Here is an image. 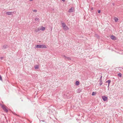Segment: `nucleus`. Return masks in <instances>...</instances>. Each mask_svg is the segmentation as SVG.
Returning a JSON list of instances; mask_svg holds the SVG:
<instances>
[{"label":"nucleus","mask_w":123,"mask_h":123,"mask_svg":"<svg viewBox=\"0 0 123 123\" xmlns=\"http://www.w3.org/2000/svg\"><path fill=\"white\" fill-rule=\"evenodd\" d=\"M36 47L37 48H46V46L44 45H37L36 46Z\"/></svg>","instance_id":"f257e3e1"},{"label":"nucleus","mask_w":123,"mask_h":123,"mask_svg":"<svg viewBox=\"0 0 123 123\" xmlns=\"http://www.w3.org/2000/svg\"><path fill=\"white\" fill-rule=\"evenodd\" d=\"M102 99H103V101H107L108 99V98L107 97L105 96H102Z\"/></svg>","instance_id":"f03ea898"},{"label":"nucleus","mask_w":123,"mask_h":123,"mask_svg":"<svg viewBox=\"0 0 123 123\" xmlns=\"http://www.w3.org/2000/svg\"><path fill=\"white\" fill-rule=\"evenodd\" d=\"M2 107L3 110L6 112H7L8 111L7 110L5 106L4 105H2Z\"/></svg>","instance_id":"7ed1b4c3"},{"label":"nucleus","mask_w":123,"mask_h":123,"mask_svg":"<svg viewBox=\"0 0 123 123\" xmlns=\"http://www.w3.org/2000/svg\"><path fill=\"white\" fill-rule=\"evenodd\" d=\"M74 11V8L73 7H71L70 9L68 11V12H72Z\"/></svg>","instance_id":"20e7f679"},{"label":"nucleus","mask_w":123,"mask_h":123,"mask_svg":"<svg viewBox=\"0 0 123 123\" xmlns=\"http://www.w3.org/2000/svg\"><path fill=\"white\" fill-rule=\"evenodd\" d=\"M63 28L65 31H67L69 29V28L66 25L63 27Z\"/></svg>","instance_id":"39448f33"},{"label":"nucleus","mask_w":123,"mask_h":123,"mask_svg":"<svg viewBox=\"0 0 123 123\" xmlns=\"http://www.w3.org/2000/svg\"><path fill=\"white\" fill-rule=\"evenodd\" d=\"M12 12H7L6 13V15H12Z\"/></svg>","instance_id":"423d86ee"},{"label":"nucleus","mask_w":123,"mask_h":123,"mask_svg":"<svg viewBox=\"0 0 123 123\" xmlns=\"http://www.w3.org/2000/svg\"><path fill=\"white\" fill-rule=\"evenodd\" d=\"M65 59L66 61L67 60H71V59L70 58L67 56H66V58Z\"/></svg>","instance_id":"0eeeda50"},{"label":"nucleus","mask_w":123,"mask_h":123,"mask_svg":"<svg viewBox=\"0 0 123 123\" xmlns=\"http://www.w3.org/2000/svg\"><path fill=\"white\" fill-rule=\"evenodd\" d=\"M40 30V28H38L36 29H35L34 30V31L35 32H37Z\"/></svg>","instance_id":"6e6552de"},{"label":"nucleus","mask_w":123,"mask_h":123,"mask_svg":"<svg viewBox=\"0 0 123 123\" xmlns=\"http://www.w3.org/2000/svg\"><path fill=\"white\" fill-rule=\"evenodd\" d=\"M95 37H96L98 39H99L100 37L99 36L98 34H95Z\"/></svg>","instance_id":"1a4fd4ad"},{"label":"nucleus","mask_w":123,"mask_h":123,"mask_svg":"<svg viewBox=\"0 0 123 123\" xmlns=\"http://www.w3.org/2000/svg\"><path fill=\"white\" fill-rule=\"evenodd\" d=\"M40 30H41L42 31H43L45 30V28L43 27V26H42L41 28H40Z\"/></svg>","instance_id":"9d476101"},{"label":"nucleus","mask_w":123,"mask_h":123,"mask_svg":"<svg viewBox=\"0 0 123 123\" xmlns=\"http://www.w3.org/2000/svg\"><path fill=\"white\" fill-rule=\"evenodd\" d=\"M115 37L113 36H111V38L112 39H115Z\"/></svg>","instance_id":"9b49d317"},{"label":"nucleus","mask_w":123,"mask_h":123,"mask_svg":"<svg viewBox=\"0 0 123 123\" xmlns=\"http://www.w3.org/2000/svg\"><path fill=\"white\" fill-rule=\"evenodd\" d=\"M111 81L110 80H109L107 81L106 82V83H108V85H110V83H111Z\"/></svg>","instance_id":"f8f14e48"},{"label":"nucleus","mask_w":123,"mask_h":123,"mask_svg":"<svg viewBox=\"0 0 123 123\" xmlns=\"http://www.w3.org/2000/svg\"><path fill=\"white\" fill-rule=\"evenodd\" d=\"M61 24H62V26L63 27L66 26L65 24L64 23H61Z\"/></svg>","instance_id":"ddd939ff"},{"label":"nucleus","mask_w":123,"mask_h":123,"mask_svg":"<svg viewBox=\"0 0 123 123\" xmlns=\"http://www.w3.org/2000/svg\"><path fill=\"white\" fill-rule=\"evenodd\" d=\"M35 20L36 21H37V22H39V21H40V19L39 18H36L35 19Z\"/></svg>","instance_id":"4468645a"},{"label":"nucleus","mask_w":123,"mask_h":123,"mask_svg":"<svg viewBox=\"0 0 123 123\" xmlns=\"http://www.w3.org/2000/svg\"><path fill=\"white\" fill-rule=\"evenodd\" d=\"M7 47V45H4L3 46V47L4 49H5Z\"/></svg>","instance_id":"2eb2a0df"},{"label":"nucleus","mask_w":123,"mask_h":123,"mask_svg":"<svg viewBox=\"0 0 123 123\" xmlns=\"http://www.w3.org/2000/svg\"><path fill=\"white\" fill-rule=\"evenodd\" d=\"M80 84L79 82L78 81H76V85L77 86H78Z\"/></svg>","instance_id":"dca6fc26"},{"label":"nucleus","mask_w":123,"mask_h":123,"mask_svg":"<svg viewBox=\"0 0 123 123\" xmlns=\"http://www.w3.org/2000/svg\"><path fill=\"white\" fill-rule=\"evenodd\" d=\"M39 68V66L38 65H36L35 66V68L36 69H37L38 68Z\"/></svg>","instance_id":"f3484780"},{"label":"nucleus","mask_w":123,"mask_h":123,"mask_svg":"<svg viewBox=\"0 0 123 123\" xmlns=\"http://www.w3.org/2000/svg\"><path fill=\"white\" fill-rule=\"evenodd\" d=\"M114 19L115 20V21L116 22H117V21L118 20V18H115Z\"/></svg>","instance_id":"a211bd4d"},{"label":"nucleus","mask_w":123,"mask_h":123,"mask_svg":"<svg viewBox=\"0 0 123 123\" xmlns=\"http://www.w3.org/2000/svg\"><path fill=\"white\" fill-rule=\"evenodd\" d=\"M99 85L100 86H101L103 84L102 81H99Z\"/></svg>","instance_id":"6ab92c4d"},{"label":"nucleus","mask_w":123,"mask_h":123,"mask_svg":"<svg viewBox=\"0 0 123 123\" xmlns=\"http://www.w3.org/2000/svg\"><path fill=\"white\" fill-rule=\"evenodd\" d=\"M81 90L80 89H78L77 92L78 93H80L81 92Z\"/></svg>","instance_id":"aec40b11"},{"label":"nucleus","mask_w":123,"mask_h":123,"mask_svg":"<svg viewBox=\"0 0 123 123\" xmlns=\"http://www.w3.org/2000/svg\"><path fill=\"white\" fill-rule=\"evenodd\" d=\"M96 94V92H92V96L95 95Z\"/></svg>","instance_id":"412c9836"},{"label":"nucleus","mask_w":123,"mask_h":123,"mask_svg":"<svg viewBox=\"0 0 123 123\" xmlns=\"http://www.w3.org/2000/svg\"><path fill=\"white\" fill-rule=\"evenodd\" d=\"M118 75L120 77H121L122 76L121 74L120 73H118Z\"/></svg>","instance_id":"4be33fe9"},{"label":"nucleus","mask_w":123,"mask_h":123,"mask_svg":"<svg viewBox=\"0 0 123 123\" xmlns=\"http://www.w3.org/2000/svg\"><path fill=\"white\" fill-rule=\"evenodd\" d=\"M0 80L1 81L2 80V78L1 76L0 75Z\"/></svg>","instance_id":"5701e85b"},{"label":"nucleus","mask_w":123,"mask_h":123,"mask_svg":"<svg viewBox=\"0 0 123 123\" xmlns=\"http://www.w3.org/2000/svg\"><path fill=\"white\" fill-rule=\"evenodd\" d=\"M102 76H101L100 78L99 81H102Z\"/></svg>","instance_id":"b1692460"},{"label":"nucleus","mask_w":123,"mask_h":123,"mask_svg":"<svg viewBox=\"0 0 123 123\" xmlns=\"http://www.w3.org/2000/svg\"><path fill=\"white\" fill-rule=\"evenodd\" d=\"M62 56L63 57H64L65 59L66 58V56H65V55H62Z\"/></svg>","instance_id":"393cba45"},{"label":"nucleus","mask_w":123,"mask_h":123,"mask_svg":"<svg viewBox=\"0 0 123 123\" xmlns=\"http://www.w3.org/2000/svg\"><path fill=\"white\" fill-rule=\"evenodd\" d=\"M13 113L14 115L18 116V115L16 114L15 112H13Z\"/></svg>","instance_id":"a878e982"},{"label":"nucleus","mask_w":123,"mask_h":123,"mask_svg":"<svg viewBox=\"0 0 123 123\" xmlns=\"http://www.w3.org/2000/svg\"><path fill=\"white\" fill-rule=\"evenodd\" d=\"M98 13H99L101 12V10H98Z\"/></svg>","instance_id":"bb28decb"},{"label":"nucleus","mask_w":123,"mask_h":123,"mask_svg":"<svg viewBox=\"0 0 123 123\" xmlns=\"http://www.w3.org/2000/svg\"><path fill=\"white\" fill-rule=\"evenodd\" d=\"M33 11L34 12H37V10H33Z\"/></svg>","instance_id":"cd10ccee"},{"label":"nucleus","mask_w":123,"mask_h":123,"mask_svg":"<svg viewBox=\"0 0 123 123\" xmlns=\"http://www.w3.org/2000/svg\"><path fill=\"white\" fill-rule=\"evenodd\" d=\"M0 58H1V59L2 60L3 59V57H1Z\"/></svg>","instance_id":"c85d7f7f"},{"label":"nucleus","mask_w":123,"mask_h":123,"mask_svg":"<svg viewBox=\"0 0 123 123\" xmlns=\"http://www.w3.org/2000/svg\"><path fill=\"white\" fill-rule=\"evenodd\" d=\"M93 7H92L91 8V9L92 10H93Z\"/></svg>","instance_id":"c756f323"},{"label":"nucleus","mask_w":123,"mask_h":123,"mask_svg":"<svg viewBox=\"0 0 123 123\" xmlns=\"http://www.w3.org/2000/svg\"><path fill=\"white\" fill-rule=\"evenodd\" d=\"M62 0L63 2H64L65 1V0Z\"/></svg>","instance_id":"7c9ffc66"},{"label":"nucleus","mask_w":123,"mask_h":123,"mask_svg":"<svg viewBox=\"0 0 123 123\" xmlns=\"http://www.w3.org/2000/svg\"><path fill=\"white\" fill-rule=\"evenodd\" d=\"M30 1H32L33 0H29Z\"/></svg>","instance_id":"2f4dec72"},{"label":"nucleus","mask_w":123,"mask_h":123,"mask_svg":"<svg viewBox=\"0 0 123 123\" xmlns=\"http://www.w3.org/2000/svg\"><path fill=\"white\" fill-rule=\"evenodd\" d=\"M41 121H43V122H45V121L44 120H41Z\"/></svg>","instance_id":"473e14b6"},{"label":"nucleus","mask_w":123,"mask_h":123,"mask_svg":"<svg viewBox=\"0 0 123 123\" xmlns=\"http://www.w3.org/2000/svg\"><path fill=\"white\" fill-rule=\"evenodd\" d=\"M109 85H108V87H109Z\"/></svg>","instance_id":"72a5a7b5"},{"label":"nucleus","mask_w":123,"mask_h":123,"mask_svg":"<svg viewBox=\"0 0 123 123\" xmlns=\"http://www.w3.org/2000/svg\"><path fill=\"white\" fill-rule=\"evenodd\" d=\"M112 4H113V5H114V3H113Z\"/></svg>","instance_id":"f704fd0d"},{"label":"nucleus","mask_w":123,"mask_h":123,"mask_svg":"<svg viewBox=\"0 0 123 123\" xmlns=\"http://www.w3.org/2000/svg\"><path fill=\"white\" fill-rule=\"evenodd\" d=\"M78 116H80V115H78Z\"/></svg>","instance_id":"c9c22d12"}]
</instances>
